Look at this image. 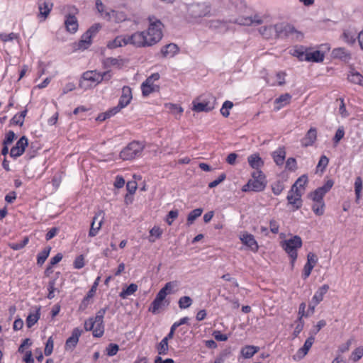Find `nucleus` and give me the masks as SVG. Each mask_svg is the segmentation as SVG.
Masks as SVG:
<instances>
[{"mask_svg":"<svg viewBox=\"0 0 363 363\" xmlns=\"http://www.w3.org/2000/svg\"><path fill=\"white\" fill-rule=\"evenodd\" d=\"M264 23L262 17L255 15L249 17H240L236 19H230L226 21L221 20H211L208 23V26L213 30H217L219 33H226L229 30V23H235L241 26H258Z\"/></svg>","mask_w":363,"mask_h":363,"instance_id":"obj_1","label":"nucleus"},{"mask_svg":"<svg viewBox=\"0 0 363 363\" xmlns=\"http://www.w3.org/2000/svg\"><path fill=\"white\" fill-rule=\"evenodd\" d=\"M108 307L100 309L94 318H89L84 322V329L86 331H92L93 335L100 337L104 333V316Z\"/></svg>","mask_w":363,"mask_h":363,"instance_id":"obj_2","label":"nucleus"},{"mask_svg":"<svg viewBox=\"0 0 363 363\" xmlns=\"http://www.w3.org/2000/svg\"><path fill=\"white\" fill-rule=\"evenodd\" d=\"M147 20L149 21V26L145 33L147 36L148 42L152 46L157 43L162 39L164 26L160 20L157 19L154 16H150Z\"/></svg>","mask_w":363,"mask_h":363,"instance_id":"obj_3","label":"nucleus"},{"mask_svg":"<svg viewBox=\"0 0 363 363\" xmlns=\"http://www.w3.org/2000/svg\"><path fill=\"white\" fill-rule=\"evenodd\" d=\"M301 246L302 240L298 235H294L292 238L281 242V247L290 257L292 266H294V262L297 259V250L300 249Z\"/></svg>","mask_w":363,"mask_h":363,"instance_id":"obj_4","label":"nucleus"},{"mask_svg":"<svg viewBox=\"0 0 363 363\" xmlns=\"http://www.w3.org/2000/svg\"><path fill=\"white\" fill-rule=\"evenodd\" d=\"M308 182V177L306 174L301 175L293 184L287 195L289 204H294L298 201L304 191V187Z\"/></svg>","mask_w":363,"mask_h":363,"instance_id":"obj_5","label":"nucleus"},{"mask_svg":"<svg viewBox=\"0 0 363 363\" xmlns=\"http://www.w3.org/2000/svg\"><path fill=\"white\" fill-rule=\"evenodd\" d=\"M252 179L243 186V191H260L265 187L264 176L261 171H255L252 174Z\"/></svg>","mask_w":363,"mask_h":363,"instance_id":"obj_6","label":"nucleus"},{"mask_svg":"<svg viewBox=\"0 0 363 363\" xmlns=\"http://www.w3.org/2000/svg\"><path fill=\"white\" fill-rule=\"evenodd\" d=\"M144 149L143 143L133 141L129 143L120 153V157L123 160H133L141 155Z\"/></svg>","mask_w":363,"mask_h":363,"instance_id":"obj_7","label":"nucleus"},{"mask_svg":"<svg viewBox=\"0 0 363 363\" xmlns=\"http://www.w3.org/2000/svg\"><path fill=\"white\" fill-rule=\"evenodd\" d=\"M216 98L210 96L208 99L201 100L197 98L192 102V110L196 112H209L215 107Z\"/></svg>","mask_w":363,"mask_h":363,"instance_id":"obj_8","label":"nucleus"},{"mask_svg":"<svg viewBox=\"0 0 363 363\" xmlns=\"http://www.w3.org/2000/svg\"><path fill=\"white\" fill-rule=\"evenodd\" d=\"M129 44L138 48L151 46L147 40L145 31L135 32L131 35H128Z\"/></svg>","mask_w":363,"mask_h":363,"instance_id":"obj_9","label":"nucleus"},{"mask_svg":"<svg viewBox=\"0 0 363 363\" xmlns=\"http://www.w3.org/2000/svg\"><path fill=\"white\" fill-rule=\"evenodd\" d=\"M132 99V91L131 89L125 86L122 89V95L121 96L118 106L113 108V111L115 113H118L122 108L127 106Z\"/></svg>","mask_w":363,"mask_h":363,"instance_id":"obj_10","label":"nucleus"},{"mask_svg":"<svg viewBox=\"0 0 363 363\" xmlns=\"http://www.w3.org/2000/svg\"><path fill=\"white\" fill-rule=\"evenodd\" d=\"M277 26L280 27V29H277V38H285L293 36L294 35H296V38H302V34L296 30V29L289 24L281 23H277Z\"/></svg>","mask_w":363,"mask_h":363,"instance_id":"obj_11","label":"nucleus"},{"mask_svg":"<svg viewBox=\"0 0 363 363\" xmlns=\"http://www.w3.org/2000/svg\"><path fill=\"white\" fill-rule=\"evenodd\" d=\"M333 181L331 179L328 180L325 184L314 191L311 196L313 201L319 203L321 201L324 195L330 190L333 186Z\"/></svg>","mask_w":363,"mask_h":363,"instance_id":"obj_12","label":"nucleus"},{"mask_svg":"<svg viewBox=\"0 0 363 363\" xmlns=\"http://www.w3.org/2000/svg\"><path fill=\"white\" fill-rule=\"evenodd\" d=\"M28 138L26 136H22L16 143L10 151V156L16 158L21 156L25 151L26 147L28 146Z\"/></svg>","mask_w":363,"mask_h":363,"instance_id":"obj_13","label":"nucleus"},{"mask_svg":"<svg viewBox=\"0 0 363 363\" xmlns=\"http://www.w3.org/2000/svg\"><path fill=\"white\" fill-rule=\"evenodd\" d=\"M104 220V213L102 211H99L96 213L94 217L93 218L92 223L91 224V228L89 232V236L94 237L97 235L99 230H100L102 223Z\"/></svg>","mask_w":363,"mask_h":363,"instance_id":"obj_14","label":"nucleus"},{"mask_svg":"<svg viewBox=\"0 0 363 363\" xmlns=\"http://www.w3.org/2000/svg\"><path fill=\"white\" fill-rule=\"evenodd\" d=\"M317 139V129L315 128H311L301 140V146L307 147L312 146Z\"/></svg>","mask_w":363,"mask_h":363,"instance_id":"obj_15","label":"nucleus"},{"mask_svg":"<svg viewBox=\"0 0 363 363\" xmlns=\"http://www.w3.org/2000/svg\"><path fill=\"white\" fill-rule=\"evenodd\" d=\"M82 333V331L79 328L73 329L71 336L66 340L65 346L66 350H72L76 347Z\"/></svg>","mask_w":363,"mask_h":363,"instance_id":"obj_16","label":"nucleus"},{"mask_svg":"<svg viewBox=\"0 0 363 363\" xmlns=\"http://www.w3.org/2000/svg\"><path fill=\"white\" fill-rule=\"evenodd\" d=\"M277 24L263 26L259 28L260 34L267 39L277 38V29H280Z\"/></svg>","mask_w":363,"mask_h":363,"instance_id":"obj_17","label":"nucleus"},{"mask_svg":"<svg viewBox=\"0 0 363 363\" xmlns=\"http://www.w3.org/2000/svg\"><path fill=\"white\" fill-rule=\"evenodd\" d=\"M38 6L39 9V17H41L45 20L50 14L53 4L49 0H39Z\"/></svg>","mask_w":363,"mask_h":363,"instance_id":"obj_18","label":"nucleus"},{"mask_svg":"<svg viewBox=\"0 0 363 363\" xmlns=\"http://www.w3.org/2000/svg\"><path fill=\"white\" fill-rule=\"evenodd\" d=\"M100 279H101L100 277H98L96 279V280L94 282L91 289L89 291L87 295L82 300V303L80 304V307H79L80 309H85L86 308V306L89 305L90 299L94 296V294L96 293V288H97V286L99 285V283L100 281Z\"/></svg>","mask_w":363,"mask_h":363,"instance_id":"obj_19","label":"nucleus"},{"mask_svg":"<svg viewBox=\"0 0 363 363\" xmlns=\"http://www.w3.org/2000/svg\"><path fill=\"white\" fill-rule=\"evenodd\" d=\"M242 242L249 247L252 250L256 252L258 250V245L252 235L249 233H243L240 236Z\"/></svg>","mask_w":363,"mask_h":363,"instance_id":"obj_20","label":"nucleus"},{"mask_svg":"<svg viewBox=\"0 0 363 363\" xmlns=\"http://www.w3.org/2000/svg\"><path fill=\"white\" fill-rule=\"evenodd\" d=\"M159 86L152 83L150 79H147L141 84V89L143 95L147 96L152 92L159 91Z\"/></svg>","mask_w":363,"mask_h":363,"instance_id":"obj_21","label":"nucleus"},{"mask_svg":"<svg viewBox=\"0 0 363 363\" xmlns=\"http://www.w3.org/2000/svg\"><path fill=\"white\" fill-rule=\"evenodd\" d=\"M138 188V184L136 181H129L126 184V189L128 193L125 196V202L126 204L133 202V196L135 194Z\"/></svg>","mask_w":363,"mask_h":363,"instance_id":"obj_22","label":"nucleus"},{"mask_svg":"<svg viewBox=\"0 0 363 363\" xmlns=\"http://www.w3.org/2000/svg\"><path fill=\"white\" fill-rule=\"evenodd\" d=\"M160 52L163 57H172L179 52V48L174 43H169L163 46Z\"/></svg>","mask_w":363,"mask_h":363,"instance_id":"obj_23","label":"nucleus"},{"mask_svg":"<svg viewBox=\"0 0 363 363\" xmlns=\"http://www.w3.org/2000/svg\"><path fill=\"white\" fill-rule=\"evenodd\" d=\"M65 25L68 32L74 33L78 30V21L77 18L73 15H68L65 21Z\"/></svg>","mask_w":363,"mask_h":363,"instance_id":"obj_24","label":"nucleus"},{"mask_svg":"<svg viewBox=\"0 0 363 363\" xmlns=\"http://www.w3.org/2000/svg\"><path fill=\"white\" fill-rule=\"evenodd\" d=\"M128 35H118L113 40L109 42L107 45L108 48L113 49L118 47H122L129 44Z\"/></svg>","mask_w":363,"mask_h":363,"instance_id":"obj_25","label":"nucleus"},{"mask_svg":"<svg viewBox=\"0 0 363 363\" xmlns=\"http://www.w3.org/2000/svg\"><path fill=\"white\" fill-rule=\"evenodd\" d=\"M328 290L329 286L328 284H324L320 286L313 296L312 303H314L315 305L319 304L323 301L325 294Z\"/></svg>","mask_w":363,"mask_h":363,"instance_id":"obj_26","label":"nucleus"},{"mask_svg":"<svg viewBox=\"0 0 363 363\" xmlns=\"http://www.w3.org/2000/svg\"><path fill=\"white\" fill-rule=\"evenodd\" d=\"M56 278L50 280L48 283V298L49 299H52L54 297H55V291H57L59 292L60 291V289H59V284L57 283V279L59 278V275H60V272H57L56 273Z\"/></svg>","mask_w":363,"mask_h":363,"instance_id":"obj_27","label":"nucleus"},{"mask_svg":"<svg viewBox=\"0 0 363 363\" xmlns=\"http://www.w3.org/2000/svg\"><path fill=\"white\" fill-rule=\"evenodd\" d=\"M247 161L250 166L256 169V171H259V169L264 165V162L258 154L250 155L247 158Z\"/></svg>","mask_w":363,"mask_h":363,"instance_id":"obj_28","label":"nucleus"},{"mask_svg":"<svg viewBox=\"0 0 363 363\" xmlns=\"http://www.w3.org/2000/svg\"><path fill=\"white\" fill-rule=\"evenodd\" d=\"M332 56L334 58H338L343 61H348L351 58L350 53L343 48H335L332 51Z\"/></svg>","mask_w":363,"mask_h":363,"instance_id":"obj_29","label":"nucleus"},{"mask_svg":"<svg viewBox=\"0 0 363 363\" xmlns=\"http://www.w3.org/2000/svg\"><path fill=\"white\" fill-rule=\"evenodd\" d=\"M274 162L280 166L284 164L286 157V151L284 147H279L276 151L272 154Z\"/></svg>","mask_w":363,"mask_h":363,"instance_id":"obj_30","label":"nucleus"},{"mask_svg":"<svg viewBox=\"0 0 363 363\" xmlns=\"http://www.w3.org/2000/svg\"><path fill=\"white\" fill-rule=\"evenodd\" d=\"M84 80L90 81L96 84L102 82L101 73L96 71H87L83 74Z\"/></svg>","mask_w":363,"mask_h":363,"instance_id":"obj_31","label":"nucleus"},{"mask_svg":"<svg viewBox=\"0 0 363 363\" xmlns=\"http://www.w3.org/2000/svg\"><path fill=\"white\" fill-rule=\"evenodd\" d=\"M40 306L35 307V312H30L26 318V325L28 328H31L34 325L40 318Z\"/></svg>","mask_w":363,"mask_h":363,"instance_id":"obj_32","label":"nucleus"},{"mask_svg":"<svg viewBox=\"0 0 363 363\" xmlns=\"http://www.w3.org/2000/svg\"><path fill=\"white\" fill-rule=\"evenodd\" d=\"M123 59L120 57H107L104 60V65L106 68L115 67L120 69L123 67Z\"/></svg>","mask_w":363,"mask_h":363,"instance_id":"obj_33","label":"nucleus"},{"mask_svg":"<svg viewBox=\"0 0 363 363\" xmlns=\"http://www.w3.org/2000/svg\"><path fill=\"white\" fill-rule=\"evenodd\" d=\"M291 96L288 93L281 94L274 101V103L277 104V106L275 107V109L279 111L285 105L289 104L291 101Z\"/></svg>","mask_w":363,"mask_h":363,"instance_id":"obj_34","label":"nucleus"},{"mask_svg":"<svg viewBox=\"0 0 363 363\" xmlns=\"http://www.w3.org/2000/svg\"><path fill=\"white\" fill-rule=\"evenodd\" d=\"M314 340H315V337L311 335H310V337H308L306 340L303 346L301 348H300L298 352V354H301V357H304L308 353V352L312 347V345L314 342Z\"/></svg>","mask_w":363,"mask_h":363,"instance_id":"obj_35","label":"nucleus"},{"mask_svg":"<svg viewBox=\"0 0 363 363\" xmlns=\"http://www.w3.org/2000/svg\"><path fill=\"white\" fill-rule=\"evenodd\" d=\"M348 80L352 83L363 86V76L354 69H352L348 75Z\"/></svg>","mask_w":363,"mask_h":363,"instance_id":"obj_36","label":"nucleus"},{"mask_svg":"<svg viewBox=\"0 0 363 363\" xmlns=\"http://www.w3.org/2000/svg\"><path fill=\"white\" fill-rule=\"evenodd\" d=\"M163 233V230L157 225H155L150 230L149 242H155L157 239H160Z\"/></svg>","mask_w":363,"mask_h":363,"instance_id":"obj_37","label":"nucleus"},{"mask_svg":"<svg viewBox=\"0 0 363 363\" xmlns=\"http://www.w3.org/2000/svg\"><path fill=\"white\" fill-rule=\"evenodd\" d=\"M308 62H321L324 60V53L319 51L315 50L314 52H308Z\"/></svg>","mask_w":363,"mask_h":363,"instance_id":"obj_38","label":"nucleus"},{"mask_svg":"<svg viewBox=\"0 0 363 363\" xmlns=\"http://www.w3.org/2000/svg\"><path fill=\"white\" fill-rule=\"evenodd\" d=\"M91 43V38L89 34L86 32L82 35L80 40L78 43V49L85 50L89 48Z\"/></svg>","mask_w":363,"mask_h":363,"instance_id":"obj_39","label":"nucleus"},{"mask_svg":"<svg viewBox=\"0 0 363 363\" xmlns=\"http://www.w3.org/2000/svg\"><path fill=\"white\" fill-rule=\"evenodd\" d=\"M258 349L259 348L257 347L247 345L242 348L241 354L245 358H251L256 352H257Z\"/></svg>","mask_w":363,"mask_h":363,"instance_id":"obj_40","label":"nucleus"},{"mask_svg":"<svg viewBox=\"0 0 363 363\" xmlns=\"http://www.w3.org/2000/svg\"><path fill=\"white\" fill-rule=\"evenodd\" d=\"M165 301L155 298L151 303V306L150 307L149 311L155 314L160 309L165 306Z\"/></svg>","mask_w":363,"mask_h":363,"instance_id":"obj_41","label":"nucleus"},{"mask_svg":"<svg viewBox=\"0 0 363 363\" xmlns=\"http://www.w3.org/2000/svg\"><path fill=\"white\" fill-rule=\"evenodd\" d=\"M137 290L138 285L135 284H130L126 289H123L119 296L122 298H125L128 296L133 294Z\"/></svg>","mask_w":363,"mask_h":363,"instance_id":"obj_42","label":"nucleus"},{"mask_svg":"<svg viewBox=\"0 0 363 363\" xmlns=\"http://www.w3.org/2000/svg\"><path fill=\"white\" fill-rule=\"evenodd\" d=\"M293 55L296 56L301 61H307L308 52L303 47H300L294 50Z\"/></svg>","mask_w":363,"mask_h":363,"instance_id":"obj_43","label":"nucleus"},{"mask_svg":"<svg viewBox=\"0 0 363 363\" xmlns=\"http://www.w3.org/2000/svg\"><path fill=\"white\" fill-rule=\"evenodd\" d=\"M158 354L160 355H165L168 353L169 347L167 338H163L157 346Z\"/></svg>","mask_w":363,"mask_h":363,"instance_id":"obj_44","label":"nucleus"},{"mask_svg":"<svg viewBox=\"0 0 363 363\" xmlns=\"http://www.w3.org/2000/svg\"><path fill=\"white\" fill-rule=\"evenodd\" d=\"M202 212L203 210L201 208H196L190 212L187 217V225H191L201 215Z\"/></svg>","mask_w":363,"mask_h":363,"instance_id":"obj_45","label":"nucleus"},{"mask_svg":"<svg viewBox=\"0 0 363 363\" xmlns=\"http://www.w3.org/2000/svg\"><path fill=\"white\" fill-rule=\"evenodd\" d=\"M179 282L177 281H173L167 282L162 289L167 294H170L175 292L177 290Z\"/></svg>","mask_w":363,"mask_h":363,"instance_id":"obj_46","label":"nucleus"},{"mask_svg":"<svg viewBox=\"0 0 363 363\" xmlns=\"http://www.w3.org/2000/svg\"><path fill=\"white\" fill-rule=\"evenodd\" d=\"M51 247H47L44 248L38 255V260L37 262L38 264H43L48 257L49 256Z\"/></svg>","mask_w":363,"mask_h":363,"instance_id":"obj_47","label":"nucleus"},{"mask_svg":"<svg viewBox=\"0 0 363 363\" xmlns=\"http://www.w3.org/2000/svg\"><path fill=\"white\" fill-rule=\"evenodd\" d=\"M192 299L188 296H182L179 298L178 304L181 309H185L191 306L192 304Z\"/></svg>","mask_w":363,"mask_h":363,"instance_id":"obj_48","label":"nucleus"},{"mask_svg":"<svg viewBox=\"0 0 363 363\" xmlns=\"http://www.w3.org/2000/svg\"><path fill=\"white\" fill-rule=\"evenodd\" d=\"M26 110L22 111L19 115H15L11 120V123L14 125L21 126L23 124L24 118L26 115Z\"/></svg>","mask_w":363,"mask_h":363,"instance_id":"obj_49","label":"nucleus"},{"mask_svg":"<svg viewBox=\"0 0 363 363\" xmlns=\"http://www.w3.org/2000/svg\"><path fill=\"white\" fill-rule=\"evenodd\" d=\"M233 102H231L230 101H225L223 103L222 108L220 109V113L222 114V116L225 118L228 117L230 115L229 109H231L233 108Z\"/></svg>","mask_w":363,"mask_h":363,"instance_id":"obj_50","label":"nucleus"},{"mask_svg":"<svg viewBox=\"0 0 363 363\" xmlns=\"http://www.w3.org/2000/svg\"><path fill=\"white\" fill-rule=\"evenodd\" d=\"M28 237H25L20 242L9 244V247L14 250H19L23 248L28 244Z\"/></svg>","mask_w":363,"mask_h":363,"instance_id":"obj_51","label":"nucleus"},{"mask_svg":"<svg viewBox=\"0 0 363 363\" xmlns=\"http://www.w3.org/2000/svg\"><path fill=\"white\" fill-rule=\"evenodd\" d=\"M342 37L343 40L349 44H353L356 40L355 34L349 30L345 31L343 33Z\"/></svg>","mask_w":363,"mask_h":363,"instance_id":"obj_52","label":"nucleus"},{"mask_svg":"<svg viewBox=\"0 0 363 363\" xmlns=\"http://www.w3.org/2000/svg\"><path fill=\"white\" fill-rule=\"evenodd\" d=\"M326 325V321L325 320H320L318 322L317 325L310 331V335L314 337L323 327Z\"/></svg>","mask_w":363,"mask_h":363,"instance_id":"obj_53","label":"nucleus"},{"mask_svg":"<svg viewBox=\"0 0 363 363\" xmlns=\"http://www.w3.org/2000/svg\"><path fill=\"white\" fill-rule=\"evenodd\" d=\"M306 303L304 302H302L300 305H299V308H298V320H303V317H308L309 316V313L308 311H306Z\"/></svg>","mask_w":363,"mask_h":363,"instance_id":"obj_54","label":"nucleus"},{"mask_svg":"<svg viewBox=\"0 0 363 363\" xmlns=\"http://www.w3.org/2000/svg\"><path fill=\"white\" fill-rule=\"evenodd\" d=\"M363 356V347H359L356 348L351 354V359L354 362H357Z\"/></svg>","mask_w":363,"mask_h":363,"instance_id":"obj_55","label":"nucleus"},{"mask_svg":"<svg viewBox=\"0 0 363 363\" xmlns=\"http://www.w3.org/2000/svg\"><path fill=\"white\" fill-rule=\"evenodd\" d=\"M362 189V180L360 177H357L354 182V191L357 198L358 199L360 196V193Z\"/></svg>","mask_w":363,"mask_h":363,"instance_id":"obj_56","label":"nucleus"},{"mask_svg":"<svg viewBox=\"0 0 363 363\" xmlns=\"http://www.w3.org/2000/svg\"><path fill=\"white\" fill-rule=\"evenodd\" d=\"M53 345H54L53 340H52V337H50L46 342L45 350H44L45 354L46 356H49L52 354V350H53Z\"/></svg>","mask_w":363,"mask_h":363,"instance_id":"obj_57","label":"nucleus"},{"mask_svg":"<svg viewBox=\"0 0 363 363\" xmlns=\"http://www.w3.org/2000/svg\"><path fill=\"white\" fill-rule=\"evenodd\" d=\"M344 135H345L344 128L342 127H340L337 130L335 135L333 138V141H334L335 145L338 144V143L343 138Z\"/></svg>","mask_w":363,"mask_h":363,"instance_id":"obj_58","label":"nucleus"},{"mask_svg":"<svg viewBox=\"0 0 363 363\" xmlns=\"http://www.w3.org/2000/svg\"><path fill=\"white\" fill-rule=\"evenodd\" d=\"M329 162L328 158L325 155H322L320 158V160L317 165V169H320L321 172H323L326 167L328 166Z\"/></svg>","mask_w":363,"mask_h":363,"instance_id":"obj_59","label":"nucleus"},{"mask_svg":"<svg viewBox=\"0 0 363 363\" xmlns=\"http://www.w3.org/2000/svg\"><path fill=\"white\" fill-rule=\"evenodd\" d=\"M16 134L13 131L9 130L4 140L3 145H10L13 143V141L16 139Z\"/></svg>","mask_w":363,"mask_h":363,"instance_id":"obj_60","label":"nucleus"},{"mask_svg":"<svg viewBox=\"0 0 363 363\" xmlns=\"http://www.w3.org/2000/svg\"><path fill=\"white\" fill-rule=\"evenodd\" d=\"M18 37V34L14 33H11L9 34L1 33L0 39L4 42L11 41L14 39H17Z\"/></svg>","mask_w":363,"mask_h":363,"instance_id":"obj_61","label":"nucleus"},{"mask_svg":"<svg viewBox=\"0 0 363 363\" xmlns=\"http://www.w3.org/2000/svg\"><path fill=\"white\" fill-rule=\"evenodd\" d=\"M96 7L98 11L101 15L104 14L106 17H110V13L104 11L105 6L104 5V4L102 3V1L101 0L96 1Z\"/></svg>","mask_w":363,"mask_h":363,"instance_id":"obj_62","label":"nucleus"},{"mask_svg":"<svg viewBox=\"0 0 363 363\" xmlns=\"http://www.w3.org/2000/svg\"><path fill=\"white\" fill-rule=\"evenodd\" d=\"M101 26L99 23H95L91 26L86 33L89 34L90 37L92 38L101 29Z\"/></svg>","mask_w":363,"mask_h":363,"instance_id":"obj_63","label":"nucleus"},{"mask_svg":"<svg viewBox=\"0 0 363 363\" xmlns=\"http://www.w3.org/2000/svg\"><path fill=\"white\" fill-rule=\"evenodd\" d=\"M119 350L118 345L116 344L111 343L108 345V346L106 348L107 350V354L108 356H113L116 354Z\"/></svg>","mask_w":363,"mask_h":363,"instance_id":"obj_64","label":"nucleus"}]
</instances>
